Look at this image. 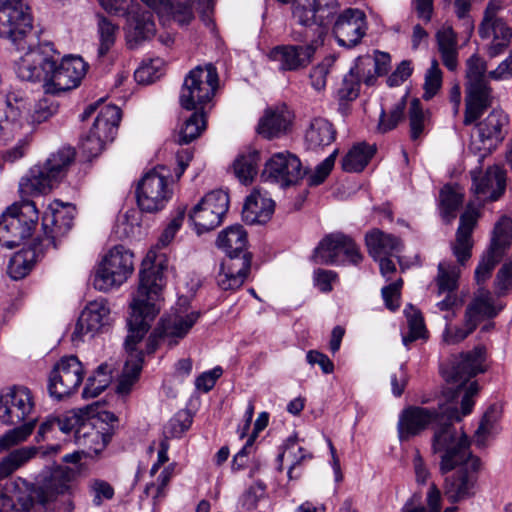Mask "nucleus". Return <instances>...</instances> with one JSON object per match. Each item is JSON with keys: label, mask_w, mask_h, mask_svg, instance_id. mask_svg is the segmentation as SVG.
Returning a JSON list of instances; mask_svg holds the SVG:
<instances>
[{"label": "nucleus", "mask_w": 512, "mask_h": 512, "mask_svg": "<svg viewBox=\"0 0 512 512\" xmlns=\"http://www.w3.org/2000/svg\"><path fill=\"white\" fill-rule=\"evenodd\" d=\"M485 362L486 349L483 346L459 353L450 368V383L474 381V377L486 372Z\"/></svg>", "instance_id": "nucleus-32"}, {"label": "nucleus", "mask_w": 512, "mask_h": 512, "mask_svg": "<svg viewBox=\"0 0 512 512\" xmlns=\"http://www.w3.org/2000/svg\"><path fill=\"white\" fill-rule=\"evenodd\" d=\"M511 244L512 219L503 215L495 223L489 244L481 254L474 271V280L479 289L474 300L466 308L465 314L470 316V320H475L477 326L482 317L493 318L501 310L494 307L490 291L482 286L490 279L495 267L510 250Z\"/></svg>", "instance_id": "nucleus-3"}, {"label": "nucleus", "mask_w": 512, "mask_h": 512, "mask_svg": "<svg viewBox=\"0 0 512 512\" xmlns=\"http://www.w3.org/2000/svg\"><path fill=\"white\" fill-rule=\"evenodd\" d=\"M334 60L332 58H325L321 63L314 66L310 72V81L312 87L320 92L326 87L327 76L330 73Z\"/></svg>", "instance_id": "nucleus-56"}, {"label": "nucleus", "mask_w": 512, "mask_h": 512, "mask_svg": "<svg viewBox=\"0 0 512 512\" xmlns=\"http://www.w3.org/2000/svg\"><path fill=\"white\" fill-rule=\"evenodd\" d=\"M121 120V110L115 105H105L94 120L90 132L104 142L114 140L118 124Z\"/></svg>", "instance_id": "nucleus-39"}, {"label": "nucleus", "mask_w": 512, "mask_h": 512, "mask_svg": "<svg viewBox=\"0 0 512 512\" xmlns=\"http://www.w3.org/2000/svg\"><path fill=\"white\" fill-rule=\"evenodd\" d=\"M260 153L255 149L240 154L234 161L235 176L242 184H250L258 172Z\"/></svg>", "instance_id": "nucleus-41"}, {"label": "nucleus", "mask_w": 512, "mask_h": 512, "mask_svg": "<svg viewBox=\"0 0 512 512\" xmlns=\"http://www.w3.org/2000/svg\"><path fill=\"white\" fill-rule=\"evenodd\" d=\"M111 370L107 364L98 366L93 375L89 376L82 396L85 399L95 398L100 395L111 382Z\"/></svg>", "instance_id": "nucleus-44"}, {"label": "nucleus", "mask_w": 512, "mask_h": 512, "mask_svg": "<svg viewBox=\"0 0 512 512\" xmlns=\"http://www.w3.org/2000/svg\"><path fill=\"white\" fill-rule=\"evenodd\" d=\"M218 87V73L212 64L197 66L185 77L180 92V105L186 110H196L209 102Z\"/></svg>", "instance_id": "nucleus-17"}, {"label": "nucleus", "mask_w": 512, "mask_h": 512, "mask_svg": "<svg viewBox=\"0 0 512 512\" xmlns=\"http://www.w3.org/2000/svg\"><path fill=\"white\" fill-rule=\"evenodd\" d=\"M404 314L407 318L409 334L403 336V344L408 347L410 343L417 339L424 338L426 329L424 319L420 310L409 304L404 309Z\"/></svg>", "instance_id": "nucleus-48"}, {"label": "nucleus", "mask_w": 512, "mask_h": 512, "mask_svg": "<svg viewBox=\"0 0 512 512\" xmlns=\"http://www.w3.org/2000/svg\"><path fill=\"white\" fill-rule=\"evenodd\" d=\"M292 37L295 41L307 43L305 45H278L268 53V58L278 64V70L281 72L299 71L308 67L314 58L317 47L323 41L306 30L304 32L294 30Z\"/></svg>", "instance_id": "nucleus-14"}, {"label": "nucleus", "mask_w": 512, "mask_h": 512, "mask_svg": "<svg viewBox=\"0 0 512 512\" xmlns=\"http://www.w3.org/2000/svg\"><path fill=\"white\" fill-rule=\"evenodd\" d=\"M442 84V72L439 69L438 62L436 60H432L431 66L427 69L425 73V82H424V93L423 99L430 100L432 99L437 92L439 91Z\"/></svg>", "instance_id": "nucleus-54"}, {"label": "nucleus", "mask_w": 512, "mask_h": 512, "mask_svg": "<svg viewBox=\"0 0 512 512\" xmlns=\"http://www.w3.org/2000/svg\"><path fill=\"white\" fill-rule=\"evenodd\" d=\"M450 387V426L461 422L474 409L480 392L478 381L456 382ZM480 469V459L470 451V440L462 432L458 440L450 432V503L473 495Z\"/></svg>", "instance_id": "nucleus-2"}, {"label": "nucleus", "mask_w": 512, "mask_h": 512, "mask_svg": "<svg viewBox=\"0 0 512 512\" xmlns=\"http://www.w3.org/2000/svg\"><path fill=\"white\" fill-rule=\"evenodd\" d=\"M72 226V218L65 219L60 211L43 217L44 235L37 238L32 247L17 252L8 265V274L14 280L22 279L32 269L33 263L43 254L44 249L57 248V239L66 234Z\"/></svg>", "instance_id": "nucleus-6"}, {"label": "nucleus", "mask_w": 512, "mask_h": 512, "mask_svg": "<svg viewBox=\"0 0 512 512\" xmlns=\"http://www.w3.org/2000/svg\"><path fill=\"white\" fill-rule=\"evenodd\" d=\"M488 77L494 81H501L512 77V50L509 52V55L502 60L498 66L488 72Z\"/></svg>", "instance_id": "nucleus-64"}, {"label": "nucleus", "mask_w": 512, "mask_h": 512, "mask_svg": "<svg viewBox=\"0 0 512 512\" xmlns=\"http://www.w3.org/2000/svg\"><path fill=\"white\" fill-rule=\"evenodd\" d=\"M360 91V80L358 74L354 69H351L342 80L341 87L338 89V96L340 100L352 101L355 100Z\"/></svg>", "instance_id": "nucleus-55"}, {"label": "nucleus", "mask_w": 512, "mask_h": 512, "mask_svg": "<svg viewBox=\"0 0 512 512\" xmlns=\"http://www.w3.org/2000/svg\"><path fill=\"white\" fill-rule=\"evenodd\" d=\"M405 108L406 96L401 97L388 113L382 108L377 125L378 132L384 134L396 128L398 123L404 119Z\"/></svg>", "instance_id": "nucleus-49"}, {"label": "nucleus", "mask_w": 512, "mask_h": 512, "mask_svg": "<svg viewBox=\"0 0 512 512\" xmlns=\"http://www.w3.org/2000/svg\"><path fill=\"white\" fill-rule=\"evenodd\" d=\"M206 129V118L203 112H194L191 116L186 119L184 125L181 127L178 139V144L185 145L189 144Z\"/></svg>", "instance_id": "nucleus-46"}, {"label": "nucleus", "mask_w": 512, "mask_h": 512, "mask_svg": "<svg viewBox=\"0 0 512 512\" xmlns=\"http://www.w3.org/2000/svg\"><path fill=\"white\" fill-rule=\"evenodd\" d=\"M110 309L103 298L89 302L81 312L71 335V341L78 344L87 334L93 336L108 324Z\"/></svg>", "instance_id": "nucleus-30"}, {"label": "nucleus", "mask_w": 512, "mask_h": 512, "mask_svg": "<svg viewBox=\"0 0 512 512\" xmlns=\"http://www.w3.org/2000/svg\"><path fill=\"white\" fill-rule=\"evenodd\" d=\"M429 290L436 296L445 294V297L437 303V307L441 311L448 310V266L445 262H440L438 265V275L434 282L429 285Z\"/></svg>", "instance_id": "nucleus-52"}, {"label": "nucleus", "mask_w": 512, "mask_h": 512, "mask_svg": "<svg viewBox=\"0 0 512 512\" xmlns=\"http://www.w3.org/2000/svg\"><path fill=\"white\" fill-rule=\"evenodd\" d=\"M501 0H490L485 8L478 33L483 40H490L485 47V53L489 59L503 55L512 42V27L498 16L502 10Z\"/></svg>", "instance_id": "nucleus-15"}, {"label": "nucleus", "mask_w": 512, "mask_h": 512, "mask_svg": "<svg viewBox=\"0 0 512 512\" xmlns=\"http://www.w3.org/2000/svg\"><path fill=\"white\" fill-rule=\"evenodd\" d=\"M376 152L375 145L358 143L354 145L342 160V168L346 172H361Z\"/></svg>", "instance_id": "nucleus-42"}, {"label": "nucleus", "mask_w": 512, "mask_h": 512, "mask_svg": "<svg viewBox=\"0 0 512 512\" xmlns=\"http://www.w3.org/2000/svg\"><path fill=\"white\" fill-rule=\"evenodd\" d=\"M365 241L368 252L374 259L382 256H395L403 248V243L398 237L377 228L366 233Z\"/></svg>", "instance_id": "nucleus-38"}, {"label": "nucleus", "mask_w": 512, "mask_h": 512, "mask_svg": "<svg viewBox=\"0 0 512 512\" xmlns=\"http://www.w3.org/2000/svg\"><path fill=\"white\" fill-rule=\"evenodd\" d=\"M410 138L412 141H418L425 133L428 122V115L423 110L421 102L418 98H414L408 111Z\"/></svg>", "instance_id": "nucleus-47"}, {"label": "nucleus", "mask_w": 512, "mask_h": 512, "mask_svg": "<svg viewBox=\"0 0 512 512\" xmlns=\"http://www.w3.org/2000/svg\"><path fill=\"white\" fill-rule=\"evenodd\" d=\"M21 484L24 489L16 484L15 498L23 512H46L57 497L68 490L67 482L59 474L51 475L42 484L28 485L25 481Z\"/></svg>", "instance_id": "nucleus-16"}, {"label": "nucleus", "mask_w": 512, "mask_h": 512, "mask_svg": "<svg viewBox=\"0 0 512 512\" xmlns=\"http://www.w3.org/2000/svg\"><path fill=\"white\" fill-rule=\"evenodd\" d=\"M478 210L471 204L467 205L464 212L460 215L459 226L455 233V240L451 245L452 254L456 259L457 265L450 266V294L458 288V279L461 276V268H465L471 257L474 247L473 231L477 226L479 219ZM462 298L452 301L450 295V305H462L468 291L462 292Z\"/></svg>", "instance_id": "nucleus-7"}, {"label": "nucleus", "mask_w": 512, "mask_h": 512, "mask_svg": "<svg viewBox=\"0 0 512 512\" xmlns=\"http://www.w3.org/2000/svg\"><path fill=\"white\" fill-rule=\"evenodd\" d=\"M38 449L36 447H22L12 451L0 462V478H5L13 473L20 466L32 459Z\"/></svg>", "instance_id": "nucleus-45"}, {"label": "nucleus", "mask_w": 512, "mask_h": 512, "mask_svg": "<svg viewBox=\"0 0 512 512\" xmlns=\"http://www.w3.org/2000/svg\"><path fill=\"white\" fill-rule=\"evenodd\" d=\"M247 233L241 225H232L221 231L217 246L228 256L221 263L217 283L222 290L234 291L240 288L251 267V255L245 252Z\"/></svg>", "instance_id": "nucleus-5"}, {"label": "nucleus", "mask_w": 512, "mask_h": 512, "mask_svg": "<svg viewBox=\"0 0 512 512\" xmlns=\"http://www.w3.org/2000/svg\"><path fill=\"white\" fill-rule=\"evenodd\" d=\"M145 2L157 13L163 24L173 19L180 25H185L193 19L192 7L186 1L145 0Z\"/></svg>", "instance_id": "nucleus-35"}, {"label": "nucleus", "mask_w": 512, "mask_h": 512, "mask_svg": "<svg viewBox=\"0 0 512 512\" xmlns=\"http://www.w3.org/2000/svg\"><path fill=\"white\" fill-rule=\"evenodd\" d=\"M35 423L36 419L31 418L30 420L23 422L22 425H19L6 432L0 438V449H8L13 445L25 441L32 433L35 427Z\"/></svg>", "instance_id": "nucleus-51"}, {"label": "nucleus", "mask_w": 512, "mask_h": 512, "mask_svg": "<svg viewBox=\"0 0 512 512\" xmlns=\"http://www.w3.org/2000/svg\"><path fill=\"white\" fill-rule=\"evenodd\" d=\"M470 174L475 193L484 199L496 201L504 194L506 172L500 166H488L485 172L482 171V167H475Z\"/></svg>", "instance_id": "nucleus-31"}, {"label": "nucleus", "mask_w": 512, "mask_h": 512, "mask_svg": "<svg viewBox=\"0 0 512 512\" xmlns=\"http://www.w3.org/2000/svg\"><path fill=\"white\" fill-rule=\"evenodd\" d=\"M89 487L95 506H101L104 500H111L114 497V488L107 481L95 479Z\"/></svg>", "instance_id": "nucleus-59"}, {"label": "nucleus", "mask_w": 512, "mask_h": 512, "mask_svg": "<svg viewBox=\"0 0 512 512\" xmlns=\"http://www.w3.org/2000/svg\"><path fill=\"white\" fill-rule=\"evenodd\" d=\"M87 68V63L81 57H64L60 62L56 60L49 82L44 86L45 93L56 95L75 89L80 85Z\"/></svg>", "instance_id": "nucleus-27"}, {"label": "nucleus", "mask_w": 512, "mask_h": 512, "mask_svg": "<svg viewBox=\"0 0 512 512\" xmlns=\"http://www.w3.org/2000/svg\"><path fill=\"white\" fill-rule=\"evenodd\" d=\"M508 124L509 118L504 111L494 109L476 125L471 145L480 152L479 164L503 141Z\"/></svg>", "instance_id": "nucleus-23"}, {"label": "nucleus", "mask_w": 512, "mask_h": 512, "mask_svg": "<svg viewBox=\"0 0 512 512\" xmlns=\"http://www.w3.org/2000/svg\"><path fill=\"white\" fill-rule=\"evenodd\" d=\"M58 103L50 97L40 99L34 106L32 119L41 123L53 116L58 111Z\"/></svg>", "instance_id": "nucleus-57"}, {"label": "nucleus", "mask_w": 512, "mask_h": 512, "mask_svg": "<svg viewBox=\"0 0 512 512\" xmlns=\"http://www.w3.org/2000/svg\"><path fill=\"white\" fill-rule=\"evenodd\" d=\"M173 467L169 466L162 470L157 478L156 483L147 484L144 493L146 496H152L153 499H158L164 496V489L172 478Z\"/></svg>", "instance_id": "nucleus-58"}, {"label": "nucleus", "mask_w": 512, "mask_h": 512, "mask_svg": "<svg viewBox=\"0 0 512 512\" xmlns=\"http://www.w3.org/2000/svg\"><path fill=\"white\" fill-rule=\"evenodd\" d=\"M170 171L164 166H158L147 172L136 190L139 208L148 213L162 210L172 197L169 187Z\"/></svg>", "instance_id": "nucleus-18"}, {"label": "nucleus", "mask_w": 512, "mask_h": 512, "mask_svg": "<svg viewBox=\"0 0 512 512\" xmlns=\"http://www.w3.org/2000/svg\"><path fill=\"white\" fill-rule=\"evenodd\" d=\"M33 19L25 0H0V37L10 40L17 49H25L32 37Z\"/></svg>", "instance_id": "nucleus-11"}, {"label": "nucleus", "mask_w": 512, "mask_h": 512, "mask_svg": "<svg viewBox=\"0 0 512 512\" xmlns=\"http://www.w3.org/2000/svg\"><path fill=\"white\" fill-rule=\"evenodd\" d=\"M39 220V213L32 201L13 203L0 217V245L12 249L29 238Z\"/></svg>", "instance_id": "nucleus-9"}, {"label": "nucleus", "mask_w": 512, "mask_h": 512, "mask_svg": "<svg viewBox=\"0 0 512 512\" xmlns=\"http://www.w3.org/2000/svg\"><path fill=\"white\" fill-rule=\"evenodd\" d=\"M200 317V312L192 311L187 314H171L161 320V332L167 338L169 345H176L186 337Z\"/></svg>", "instance_id": "nucleus-36"}, {"label": "nucleus", "mask_w": 512, "mask_h": 512, "mask_svg": "<svg viewBox=\"0 0 512 512\" xmlns=\"http://www.w3.org/2000/svg\"><path fill=\"white\" fill-rule=\"evenodd\" d=\"M336 136L333 125L325 118L315 117L310 120L305 132V143L308 149L317 150L330 145Z\"/></svg>", "instance_id": "nucleus-40"}, {"label": "nucleus", "mask_w": 512, "mask_h": 512, "mask_svg": "<svg viewBox=\"0 0 512 512\" xmlns=\"http://www.w3.org/2000/svg\"><path fill=\"white\" fill-rule=\"evenodd\" d=\"M163 287L162 262L157 261L155 252L149 251L142 262L139 284L130 303L131 313L127 320L128 335L125 340L128 356L117 386L119 393H128L139 378L143 353L136 349V345L144 338L150 323L160 311Z\"/></svg>", "instance_id": "nucleus-1"}, {"label": "nucleus", "mask_w": 512, "mask_h": 512, "mask_svg": "<svg viewBox=\"0 0 512 512\" xmlns=\"http://www.w3.org/2000/svg\"><path fill=\"white\" fill-rule=\"evenodd\" d=\"M366 31V15L357 8H347L342 11L333 26V33L338 44L347 48L359 44Z\"/></svg>", "instance_id": "nucleus-28"}, {"label": "nucleus", "mask_w": 512, "mask_h": 512, "mask_svg": "<svg viewBox=\"0 0 512 512\" xmlns=\"http://www.w3.org/2000/svg\"><path fill=\"white\" fill-rule=\"evenodd\" d=\"M156 32L151 10L132 11L127 19V39L131 47L151 39Z\"/></svg>", "instance_id": "nucleus-34"}, {"label": "nucleus", "mask_w": 512, "mask_h": 512, "mask_svg": "<svg viewBox=\"0 0 512 512\" xmlns=\"http://www.w3.org/2000/svg\"><path fill=\"white\" fill-rule=\"evenodd\" d=\"M84 379V368L74 356H63L49 374L48 391L51 397L61 400L75 393Z\"/></svg>", "instance_id": "nucleus-21"}, {"label": "nucleus", "mask_w": 512, "mask_h": 512, "mask_svg": "<svg viewBox=\"0 0 512 512\" xmlns=\"http://www.w3.org/2000/svg\"><path fill=\"white\" fill-rule=\"evenodd\" d=\"M493 289L497 297H505L512 292V255L496 272Z\"/></svg>", "instance_id": "nucleus-50"}, {"label": "nucleus", "mask_w": 512, "mask_h": 512, "mask_svg": "<svg viewBox=\"0 0 512 512\" xmlns=\"http://www.w3.org/2000/svg\"><path fill=\"white\" fill-rule=\"evenodd\" d=\"M229 208V196L223 190L207 193L193 207L189 219L194 224L196 232L202 234L218 227Z\"/></svg>", "instance_id": "nucleus-22"}, {"label": "nucleus", "mask_w": 512, "mask_h": 512, "mask_svg": "<svg viewBox=\"0 0 512 512\" xmlns=\"http://www.w3.org/2000/svg\"><path fill=\"white\" fill-rule=\"evenodd\" d=\"M134 271L133 253L122 245L109 250L98 265L93 285L103 292L118 288Z\"/></svg>", "instance_id": "nucleus-13"}, {"label": "nucleus", "mask_w": 512, "mask_h": 512, "mask_svg": "<svg viewBox=\"0 0 512 512\" xmlns=\"http://www.w3.org/2000/svg\"><path fill=\"white\" fill-rule=\"evenodd\" d=\"M97 32L99 37L98 55L105 56L114 46L119 26L103 14H97Z\"/></svg>", "instance_id": "nucleus-43"}, {"label": "nucleus", "mask_w": 512, "mask_h": 512, "mask_svg": "<svg viewBox=\"0 0 512 512\" xmlns=\"http://www.w3.org/2000/svg\"><path fill=\"white\" fill-rule=\"evenodd\" d=\"M344 255L352 264H358L362 255L356 243L342 233H332L325 236L314 249L312 259L317 264H339L340 256Z\"/></svg>", "instance_id": "nucleus-24"}, {"label": "nucleus", "mask_w": 512, "mask_h": 512, "mask_svg": "<svg viewBox=\"0 0 512 512\" xmlns=\"http://www.w3.org/2000/svg\"><path fill=\"white\" fill-rule=\"evenodd\" d=\"M184 217H185V209L179 208L176 215L169 222V224L164 229L163 233L161 234V236L159 238V245L161 247H165L168 244H170V242L173 240L176 233L182 226Z\"/></svg>", "instance_id": "nucleus-61"}, {"label": "nucleus", "mask_w": 512, "mask_h": 512, "mask_svg": "<svg viewBox=\"0 0 512 512\" xmlns=\"http://www.w3.org/2000/svg\"><path fill=\"white\" fill-rule=\"evenodd\" d=\"M75 158L72 148H62L50 155L43 165H36L19 184L21 193L45 194L49 192L66 174Z\"/></svg>", "instance_id": "nucleus-8"}, {"label": "nucleus", "mask_w": 512, "mask_h": 512, "mask_svg": "<svg viewBox=\"0 0 512 512\" xmlns=\"http://www.w3.org/2000/svg\"><path fill=\"white\" fill-rule=\"evenodd\" d=\"M30 112V105L24 93L8 91L0 97V135L18 131Z\"/></svg>", "instance_id": "nucleus-29"}, {"label": "nucleus", "mask_w": 512, "mask_h": 512, "mask_svg": "<svg viewBox=\"0 0 512 512\" xmlns=\"http://www.w3.org/2000/svg\"><path fill=\"white\" fill-rule=\"evenodd\" d=\"M34 410L31 391L24 386H13L0 394V421L6 425L26 422Z\"/></svg>", "instance_id": "nucleus-25"}, {"label": "nucleus", "mask_w": 512, "mask_h": 512, "mask_svg": "<svg viewBox=\"0 0 512 512\" xmlns=\"http://www.w3.org/2000/svg\"><path fill=\"white\" fill-rule=\"evenodd\" d=\"M265 489L266 485L262 482H257L254 486L250 487L243 495L242 506L248 511L254 510Z\"/></svg>", "instance_id": "nucleus-63"}, {"label": "nucleus", "mask_w": 512, "mask_h": 512, "mask_svg": "<svg viewBox=\"0 0 512 512\" xmlns=\"http://www.w3.org/2000/svg\"><path fill=\"white\" fill-rule=\"evenodd\" d=\"M432 426V452L437 455L443 475L448 472V397L443 395L436 406H408L399 415L397 424L400 441H407Z\"/></svg>", "instance_id": "nucleus-4"}, {"label": "nucleus", "mask_w": 512, "mask_h": 512, "mask_svg": "<svg viewBox=\"0 0 512 512\" xmlns=\"http://www.w3.org/2000/svg\"><path fill=\"white\" fill-rule=\"evenodd\" d=\"M287 456H292V464L288 470V477L290 479H296L299 475H293L294 470L297 466L301 464L302 461H304L306 458H311V455L306 453V451L297 445L296 440L289 438L285 444V450L279 454L278 459L279 461H282V459Z\"/></svg>", "instance_id": "nucleus-53"}, {"label": "nucleus", "mask_w": 512, "mask_h": 512, "mask_svg": "<svg viewBox=\"0 0 512 512\" xmlns=\"http://www.w3.org/2000/svg\"><path fill=\"white\" fill-rule=\"evenodd\" d=\"M31 40L32 37L27 38V51L15 62V72L22 81L42 82L44 87L49 82L59 55L51 43L45 42L35 46Z\"/></svg>", "instance_id": "nucleus-10"}, {"label": "nucleus", "mask_w": 512, "mask_h": 512, "mask_svg": "<svg viewBox=\"0 0 512 512\" xmlns=\"http://www.w3.org/2000/svg\"><path fill=\"white\" fill-rule=\"evenodd\" d=\"M104 419L83 421L77 427L74 438L75 443L81 449L80 452L85 457L93 458L98 456L111 441L114 434L113 425L108 421L117 420L113 413H104Z\"/></svg>", "instance_id": "nucleus-20"}, {"label": "nucleus", "mask_w": 512, "mask_h": 512, "mask_svg": "<svg viewBox=\"0 0 512 512\" xmlns=\"http://www.w3.org/2000/svg\"><path fill=\"white\" fill-rule=\"evenodd\" d=\"M274 212L272 199L254 190L247 198L242 210V218L247 224H264Z\"/></svg>", "instance_id": "nucleus-37"}, {"label": "nucleus", "mask_w": 512, "mask_h": 512, "mask_svg": "<svg viewBox=\"0 0 512 512\" xmlns=\"http://www.w3.org/2000/svg\"><path fill=\"white\" fill-rule=\"evenodd\" d=\"M293 118V112L284 105L268 109L258 123L257 132L268 140L279 138L288 133Z\"/></svg>", "instance_id": "nucleus-33"}, {"label": "nucleus", "mask_w": 512, "mask_h": 512, "mask_svg": "<svg viewBox=\"0 0 512 512\" xmlns=\"http://www.w3.org/2000/svg\"><path fill=\"white\" fill-rule=\"evenodd\" d=\"M336 154L337 151L335 150L330 156L317 165L314 173L309 176L308 182L310 186H317L324 182L334 166Z\"/></svg>", "instance_id": "nucleus-60"}, {"label": "nucleus", "mask_w": 512, "mask_h": 512, "mask_svg": "<svg viewBox=\"0 0 512 512\" xmlns=\"http://www.w3.org/2000/svg\"><path fill=\"white\" fill-rule=\"evenodd\" d=\"M305 175L300 159L288 152L273 154L265 163L261 177L268 182L286 188L297 184Z\"/></svg>", "instance_id": "nucleus-26"}, {"label": "nucleus", "mask_w": 512, "mask_h": 512, "mask_svg": "<svg viewBox=\"0 0 512 512\" xmlns=\"http://www.w3.org/2000/svg\"><path fill=\"white\" fill-rule=\"evenodd\" d=\"M467 78L469 81V98L466 103L464 123L471 124L480 117L483 110L491 105L492 89L489 86L487 63L474 54L467 60Z\"/></svg>", "instance_id": "nucleus-12"}, {"label": "nucleus", "mask_w": 512, "mask_h": 512, "mask_svg": "<svg viewBox=\"0 0 512 512\" xmlns=\"http://www.w3.org/2000/svg\"><path fill=\"white\" fill-rule=\"evenodd\" d=\"M403 285L402 279H398L395 282L382 288V297L385 305L388 309L394 311L399 307V296L400 289Z\"/></svg>", "instance_id": "nucleus-62"}, {"label": "nucleus", "mask_w": 512, "mask_h": 512, "mask_svg": "<svg viewBox=\"0 0 512 512\" xmlns=\"http://www.w3.org/2000/svg\"><path fill=\"white\" fill-rule=\"evenodd\" d=\"M337 0H295L293 20L314 37L323 39L326 27L337 13Z\"/></svg>", "instance_id": "nucleus-19"}]
</instances>
